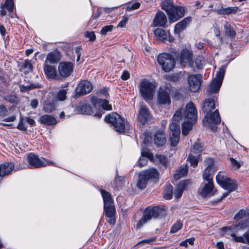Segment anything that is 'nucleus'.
Returning a JSON list of instances; mask_svg holds the SVG:
<instances>
[{"instance_id":"obj_20","label":"nucleus","mask_w":249,"mask_h":249,"mask_svg":"<svg viewBox=\"0 0 249 249\" xmlns=\"http://www.w3.org/2000/svg\"><path fill=\"white\" fill-rule=\"evenodd\" d=\"M73 64L71 62H62L59 65L58 70L60 75L63 77H68L71 73Z\"/></svg>"},{"instance_id":"obj_29","label":"nucleus","mask_w":249,"mask_h":249,"mask_svg":"<svg viewBox=\"0 0 249 249\" xmlns=\"http://www.w3.org/2000/svg\"><path fill=\"white\" fill-rule=\"evenodd\" d=\"M213 182L208 181L202 188L200 195L202 197L211 196L214 195Z\"/></svg>"},{"instance_id":"obj_3","label":"nucleus","mask_w":249,"mask_h":249,"mask_svg":"<svg viewBox=\"0 0 249 249\" xmlns=\"http://www.w3.org/2000/svg\"><path fill=\"white\" fill-rule=\"evenodd\" d=\"M165 206H155L147 208L143 213V215L136 225V229H140L152 218H156L160 215L162 214L165 211Z\"/></svg>"},{"instance_id":"obj_30","label":"nucleus","mask_w":249,"mask_h":249,"mask_svg":"<svg viewBox=\"0 0 249 249\" xmlns=\"http://www.w3.org/2000/svg\"><path fill=\"white\" fill-rule=\"evenodd\" d=\"M190 183L189 180L185 179L180 182L177 186L175 192V197L177 199L179 198L185 188Z\"/></svg>"},{"instance_id":"obj_63","label":"nucleus","mask_w":249,"mask_h":249,"mask_svg":"<svg viewBox=\"0 0 249 249\" xmlns=\"http://www.w3.org/2000/svg\"><path fill=\"white\" fill-rule=\"evenodd\" d=\"M17 128L21 131H25L27 130V127L25 126L23 123V121L20 120L19 123L17 126Z\"/></svg>"},{"instance_id":"obj_59","label":"nucleus","mask_w":249,"mask_h":249,"mask_svg":"<svg viewBox=\"0 0 249 249\" xmlns=\"http://www.w3.org/2000/svg\"><path fill=\"white\" fill-rule=\"evenodd\" d=\"M8 110L3 105L0 106V116H5L7 114Z\"/></svg>"},{"instance_id":"obj_36","label":"nucleus","mask_w":249,"mask_h":249,"mask_svg":"<svg viewBox=\"0 0 249 249\" xmlns=\"http://www.w3.org/2000/svg\"><path fill=\"white\" fill-rule=\"evenodd\" d=\"M100 192L103 198L104 206L113 205V201L111 195L108 192L102 189L101 190Z\"/></svg>"},{"instance_id":"obj_46","label":"nucleus","mask_w":249,"mask_h":249,"mask_svg":"<svg viewBox=\"0 0 249 249\" xmlns=\"http://www.w3.org/2000/svg\"><path fill=\"white\" fill-rule=\"evenodd\" d=\"M224 29L227 35L231 37L235 36L236 33L231 25L228 23L224 25Z\"/></svg>"},{"instance_id":"obj_25","label":"nucleus","mask_w":249,"mask_h":249,"mask_svg":"<svg viewBox=\"0 0 249 249\" xmlns=\"http://www.w3.org/2000/svg\"><path fill=\"white\" fill-rule=\"evenodd\" d=\"M61 59V54L60 52L55 50L49 53L46 58L45 62H49L51 64H57Z\"/></svg>"},{"instance_id":"obj_10","label":"nucleus","mask_w":249,"mask_h":249,"mask_svg":"<svg viewBox=\"0 0 249 249\" xmlns=\"http://www.w3.org/2000/svg\"><path fill=\"white\" fill-rule=\"evenodd\" d=\"M105 121L111 124L116 131L121 133L124 131L125 122L123 118L117 113H112L107 116Z\"/></svg>"},{"instance_id":"obj_21","label":"nucleus","mask_w":249,"mask_h":249,"mask_svg":"<svg viewBox=\"0 0 249 249\" xmlns=\"http://www.w3.org/2000/svg\"><path fill=\"white\" fill-rule=\"evenodd\" d=\"M104 210L106 220L109 224L114 225L115 223V209L114 205L104 206Z\"/></svg>"},{"instance_id":"obj_51","label":"nucleus","mask_w":249,"mask_h":249,"mask_svg":"<svg viewBox=\"0 0 249 249\" xmlns=\"http://www.w3.org/2000/svg\"><path fill=\"white\" fill-rule=\"evenodd\" d=\"M140 6V3L139 2H132L129 3L126 7V10L128 11H131L135 9H137Z\"/></svg>"},{"instance_id":"obj_27","label":"nucleus","mask_w":249,"mask_h":249,"mask_svg":"<svg viewBox=\"0 0 249 249\" xmlns=\"http://www.w3.org/2000/svg\"><path fill=\"white\" fill-rule=\"evenodd\" d=\"M192 52L185 49L182 50L180 56V61L182 64H190L192 61Z\"/></svg>"},{"instance_id":"obj_12","label":"nucleus","mask_w":249,"mask_h":249,"mask_svg":"<svg viewBox=\"0 0 249 249\" xmlns=\"http://www.w3.org/2000/svg\"><path fill=\"white\" fill-rule=\"evenodd\" d=\"M91 102L95 108L98 111L94 113V116L100 118L104 113V110H110L112 109L111 105L108 104V101L106 99H102L93 97L91 98Z\"/></svg>"},{"instance_id":"obj_15","label":"nucleus","mask_w":249,"mask_h":249,"mask_svg":"<svg viewBox=\"0 0 249 249\" xmlns=\"http://www.w3.org/2000/svg\"><path fill=\"white\" fill-rule=\"evenodd\" d=\"M185 9L182 6H175L168 14L170 22H174L184 16Z\"/></svg>"},{"instance_id":"obj_9","label":"nucleus","mask_w":249,"mask_h":249,"mask_svg":"<svg viewBox=\"0 0 249 249\" xmlns=\"http://www.w3.org/2000/svg\"><path fill=\"white\" fill-rule=\"evenodd\" d=\"M226 67H221L216 74V77L214 78L207 88V93L211 95L213 93H216L219 90L225 72Z\"/></svg>"},{"instance_id":"obj_5","label":"nucleus","mask_w":249,"mask_h":249,"mask_svg":"<svg viewBox=\"0 0 249 249\" xmlns=\"http://www.w3.org/2000/svg\"><path fill=\"white\" fill-rule=\"evenodd\" d=\"M175 89L170 84L160 87L157 93V104L159 105H170V95L173 93Z\"/></svg>"},{"instance_id":"obj_54","label":"nucleus","mask_w":249,"mask_h":249,"mask_svg":"<svg viewBox=\"0 0 249 249\" xmlns=\"http://www.w3.org/2000/svg\"><path fill=\"white\" fill-rule=\"evenodd\" d=\"M113 26L109 25L103 27L101 31V34L102 35H106L108 32L112 31Z\"/></svg>"},{"instance_id":"obj_35","label":"nucleus","mask_w":249,"mask_h":249,"mask_svg":"<svg viewBox=\"0 0 249 249\" xmlns=\"http://www.w3.org/2000/svg\"><path fill=\"white\" fill-rule=\"evenodd\" d=\"M245 219L244 221L249 219V210L241 209L234 216V219L238 221L240 219Z\"/></svg>"},{"instance_id":"obj_38","label":"nucleus","mask_w":249,"mask_h":249,"mask_svg":"<svg viewBox=\"0 0 249 249\" xmlns=\"http://www.w3.org/2000/svg\"><path fill=\"white\" fill-rule=\"evenodd\" d=\"M188 166L187 165H183L180 166L178 169L176 173L174 175V178L176 179H178L179 178L184 176L188 173Z\"/></svg>"},{"instance_id":"obj_24","label":"nucleus","mask_w":249,"mask_h":249,"mask_svg":"<svg viewBox=\"0 0 249 249\" xmlns=\"http://www.w3.org/2000/svg\"><path fill=\"white\" fill-rule=\"evenodd\" d=\"M15 165L12 162H6L0 165V177H3L11 174Z\"/></svg>"},{"instance_id":"obj_28","label":"nucleus","mask_w":249,"mask_h":249,"mask_svg":"<svg viewBox=\"0 0 249 249\" xmlns=\"http://www.w3.org/2000/svg\"><path fill=\"white\" fill-rule=\"evenodd\" d=\"M239 11L240 9L238 6H231L226 8L221 7L215 10L216 12L220 15L235 14Z\"/></svg>"},{"instance_id":"obj_61","label":"nucleus","mask_w":249,"mask_h":249,"mask_svg":"<svg viewBox=\"0 0 249 249\" xmlns=\"http://www.w3.org/2000/svg\"><path fill=\"white\" fill-rule=\"evenodd\" d=\"M147 160L145 158H140L138 162V165L140 167H142L147 164Z\"/></svg>"},{"instance_id":"obj_8","label":"nucleus","mask_w":249,"mask_h":249,"mask_svg":"<svg viewBox=\"0 0 249 249\" xmlns=\"http://www.w3.org/2000/svg\"><path fill=\"white\" fill-rule=\"evenodd\" d=\"M156 88L155 83L146 79H142L140 84V91L142 98L148 101L152 99Z\"/></svg>"},{"instance_id":"obj_14","label":"nucleus","mask_w":249,"mask_h":249,"mask_svg":"<svg viewBox=\"0 0 249 249\" xmlns=\"http://www.w3.org/2000/svg\"><path fill=\"white\" fill-rule=\"evenodd\" d=\"M183 110L182 108L178 110L174 114L172 119V122L169 125V128L170 130V133H176L177 131H179V133H180V126L179 125L177 124L181 119L182 117Z\"/></svg>"},{"instance_id":"obj_33","label":"nucleus","mask_w":249,"mask_h":249,"mask_svg":"<svg viewBox=\"0 0 249 249\" xmlns=\"http://www.w3.org/2000/svg\"><path fill=\"white\" fill-rule=\"evenodd\" d=\"M77 109L79 113L83 114L91 115L94 113L90 106L82 103H80L77 107Z\"/></svg>"},{"instance_id":"obj_47","label":"nucleus","mask_w":249,"mask_h":249,"mask_svg":"<svg viewBox=\"0 0 249 249\" xmlns=\"http://www.w3.org/2000/svg\"><path fill=\"white\" fill-rule=\"evenodd\" d=\"M182 223L180 221H177L171 227L170 232L174 233L177 232L182 227Z\"/></svg>"},{"instance_id":"obj_42","label":"nucleus","mask_w":249,"mask_h":249,"mask_svg":"<svg viewBox=\"0 0 249 249\" xmlns=\"http://www.w3.org/2000/svg\"><path fill=\"white\" fill-rule=\"evenodd\" d=\"M200 156V154H196V156L193 155L192 153L189 155L187 160L189 161L192 166L196 167L198 164V159Z\"/></svg>"},{"instance_id":"obj_18","label":"nucleus","mask_w":249,"mask_h":249,"mask_svg":"<svg viewBox=\"0 0 249 249\" xmlns=\"http://www.w3.org/2000/svg\"><path fill=\"white\" fill-rule=\"evenodd\" d=\"M152 116L148 107L145 105H141L140 107L138 112V119L142 124H144L148 121L151 119Z\"/></svg>"},{"instance_id":"obj_45","label":"nucleus","mask_w":249,"mask_h":249,"mask_svg":"<svg viewBox=\"0 0 249 249\" xmlns=\"http://www.w3.org/2000/svg\"><path fill=\"white\" fill-rule=\"evenodd\" d=\"M203 145L202 143L196 142L193 145L191 152L197 155L200 154V152L203 150Z\"/></svg>"},{"instance_id":"obj_4","label":"nucleus","mask_w":249,"mask_h":249,"mask_svg":"<svg viewBox=\"0 0 249 249\" xmlns=\"http://www.w3.org/2000/svg\"><path fill=\"white\" fill-rule=\"evenodd\" d=\"M216 180L223 188L228 191L223 194L220 200L225 198L228 195L237 188L236 182L228 177L225 173L220 172L216 177Z\"/></svg>"},{"instance_id":"obj_56","label":"nucleus","mask_w":249,"mask_h":249,"mask_svg":"<svg viewBox=\"0 0 249 249\" xmlns=\"http://www.w3.org/2000/svg\"><path fill=\"white\" fill-rule=\"evenodd\" d=\"M230 160L232 168L237 169L240 167V164L233 158H230Z\"/></svg>"},{"instance_id":"obj_26","label":"nucleus","mask_w":249,"mask_h":249,"mask_svg":"<svg viewBox=\"0 0 249 249\" xmlns=\"http://www.w3.org/2000/svg\"><path fill=\"white\" fill-rule=\"evenodd\" d=\"M9 13H12L14 8V3L13 0H5L4 3L1 4L0 6V13L2 16H5L7 14L5 9Z\"/></svg>"},{"instance_id":"obj_2","label":"nucleus","mask_w":249,"mask_h":249,"mask_svg":"<svg viewBox=\"0 0 249 249\" xmlns=\"http://www.w3.org/2000/svg\"><path fill=\"white\" fill-rule=\"evenodd\" d=\"M185 121L182 124V134L186 136L192 129V125L197 120V111L193 103L190 102L186 105L183 110Z\"/></svg>"},{"instance_id":"obj_22","label":"nucleus","mask_w":249,"mask_h":249,"mask_svg":"<svg viewBox=\"0 0 249 249\" xmlns=\"http://www.w3.org/2000/svg\"><path fill=\"white\" fill-rule=\"evenodd\" d=\"M192 20V17H187L181 21L177 23L174 27V33L176 34L179 35L182 31L186 29L187 27L190 24Z\"/></svg>"},{"instance_id":"obj_23","label":"nucleus","mask_w":249,"mask_h":249,"mask_svg":"<svg viewBox=\"0 0 249 249\" xmlns=\"http://www.w3.org/2000/svg\"><path fill=\"white\" fill-rule=\"evenodd\" d=\"M43 69L47 78L54 79L56 78V70L54 65H50L46 62H44Z\"/></svg>"},{"instance_id":"obj_49","label":"nucleus","mask_w":249,"mask_h":249,"mask_svg":"<svg viewBox=\"0 0 249 249\" xmlns=\"http://www.w3.org/2000/svg\"><path fill=\"white\" fill-rule=\"evenodd\" d=\"M156 159L164 167H166L167 163V158L166 156L161 155H156Z\"/></svg>"},{"instance_id":"obj_62","label":"nucleus","mask_w":249,"mask_h":249,"mask_svg":"<svg viewBox=\"0 0 249 249\" xmlns=\"http://www.w3.org/2000/svg\"><path fill=\"white\" fill-rule=\"evenodd\" d=\"M75 51L77 54V61L78 62L80 60L82 48L81 47L78 46L75 48Z\"/></svg>"},{"instance_id":"obj_32","label":"nucleus","mask_w":249,"mask_h":249,"mask_svg":"<svg viewBox=\"0 0 249 249\" xmlns=\"http://www.w3.org/2000/svg\"><path fill=\"white\" fill-rule=\"evenodd\" d=\"M40 123L46 125H53L57 123L55 117L52 115H44L39 118Z\"/></svg>"},{"instance_id":"obj_40","label":"nucleus","mask_w":249,"mask_h":249,"mask_svg":"<svg viewBox=\"0 0 249 249\" xmlns=\"http://www.w3.org/2000/svg\"><path fill=\"white\" fill-rule=\"evenodd\" d=\"M163 197L167 200L172 198L173 196V187L171 184H167L163 193Z\"/></svg>"},{"instance_id":"obj_6","label":"nucleus","mask_w":249,"mask_h":249,"mask_svg":"<svg viewBox=\"0 0 249 249\" xmlns=\"http://www.w3.org/2000/svg\"><path fill=\"white\" fill-rule=\"evenodd\" d=\"M159 172L154 168H150L141 172L139 175L137 186L140 189H143L146 186L149 180H157L159 178Z\"/></svg>"},{"instance_id":"obj_31","label":"nucleus","mask_w":249,"mask_h":249,"mask_svg":"<svg viewBox=\"0 0 249 249\" xmlns=\"http://www.w3.org/2000/svg\"><path fill=\"white\" fill-rule=\"evenodd\" d=\"M154 34L157 40L164 42L168 37L169 32H166L164 30L158 28L154 31Z\"/></svg>"},{"instance_id":"obj_55","label":"nucleus","mask_w":249,"mask_h":249,"mask_svg":"<svg viewBox=\"0 0 249 249\" xmlns=\"http://www.w3.org/2000/svg\"><path fill=\"white\" fill-rule=\"evenodd\" d=\"M203 58L199 57L195 59V63L196 67L197 69H202L203 67V63H202Z\"/></svg>"},{"instance_id":"obj_50","label":"nucleus","mask_w":249,"mask_h":249,"mask_svg":"<svg viewBox=\"0 0 249 249\" xmlns=\"http://www.w3.org/2000/svg\"><path fill=\"white\" fill-rule=\"evenodd\" d=\"M230 235L232 237L233 240L234 241L245 244V241H246V239L245 238L244 236H237L236 235L235 233L234 232H231L230 233Z\"/></svg>"},{"instance_id":"obj_13","label":"nucleus","mask_w":249,"mask_h":249,"mask_svg":"<svg viewBox=\"0 0 249 249\" xmlns=\"http://www.w3.org/2000/svg\"><path fill=\"white\" fill-rule=\"evenodd\" d=\"M202 79L201 74L191 75L188 77L189 88L193 92H197L200 89Z\"/></svg>"},{"instance_id":"obj_17","label":"nucleus","mask_w":249,"mask_h":249,"mask_svg":"<svg viewBox=\"0 0 249 249\" xmlns=\"http://www.w3.org/2000/svg\"><path fill=\"white\" fill-rule=\"evenodd\" d=\"M93 89L91 83L87 80L81 81L76 89V94L84 95L89 93Z\"/></svg>"},{"instance_id":"obj_43","label":"nucleus","mask_w":249,"mask_h":249,"mask_svg":"<svg viewBox=\"0 0 249 249\" xmlns=\"http://www.w3.org/2000/svg\"><path fill=\"white\" fill-rule=\"evenodd\" d=\"M212 169L205 168L203 174V178L208 181L213 182V177L211 174Z\"/></svg>"},{"instance_id":"obj_19","label":"nucleus","mask_w":249,"mask_h":249,"mask_svg":"<svg viewBox=\"0 0 249 249\" xmlns=\"http://www.w3.org/2000/svg\"><path fill=\"white\" fill-rule=\"evenodd\" d=\"M167 18L164 13L161 11H159L155 15L151 26L165 28L167 26Z\"/></svg>"},{"instance_id":"obj_44","label":"nucleus","mask_w":249,"mask_h":249,"mask_svg":"<svg viewBox=\"0 0 249 249\" xmlns=\"http://www.w3.org/2000/svg\"><path fill=\"white\" fill-rule=\"evenodd\" d=\"M43 108L46 112H52L55 110V105L53 102L46 101L44 104Z\"/></svg>"},{"instance_id":"obj_34","label":"nucleus","mask_w":249,"mask_h":249,"mask_svg":"<svg viewBox=\"0 0 249 249\" xmlns=\"http://www.w3.org/2000/svg\"><path fill=\"white\" fill-rule=\"evenodd\" d=\"M154 141L157 146L163 145L166 142L164 134L161 132H157L154 135Z\"/></svg>"},{"instance_id":"obj_64","label":"nucleus","mask_w":249,"mask_h":249,"mask_svg":"<svg viewBox=\"0 0 249 249\" xmlns=\"http://www.w3.org/2000/svg\"><path fill=\"white\" fill-rule=\"evenodd\" d=\"M129 73L127 71H124L121 76V78L124 80H126L129 78Z\"/></svg>"},{"instance_id":"obj_48","label":"nucleus","mask_w":249,"mask_h":249,"mask_svg":"<svg viewBox=\"0 0 249 249\" xmlns=\"http://www.w3.org/2000/svg\"><path fill=\"white\" fill-rule=\"evenodd\" d=\"M141 155L142 157H146L151 160H154V155L149 149H143L141 152Z\"/></svg>"},{"instance_id":"obj_37","label":"nucleus","mask_w":249,"mask_h":249,"mask_svg":"<svg viewBox=\"0 0 249 249\" xmlns=\"http://www.w3.org/2000/svg\"><path fill=\"white\" fill-rule=\"evenodd\" d=\"M41 87V85L38 83H31L27 86L23 85L19 86L20 90L22 92H25L34 89H40Z\"/></svg>"},{"instance_id":"obj_16","label":"nucleus","mask_w":249,"mask_h":249,"mask_svg":"<svg viewBox=\"0 0 249 249\" xmlns=\"http://www.w3.org/2000/svg\"><path fill=\"white\" fill-rule=\"evenodd\" d=\"M249 225L245 221L239 223L238 224L232 225L229 227H225L221 229V231L223 235L226 234H230V232L233 231L238 232L240 231L244 230L248 228Z\"/></svg>"},{"instance_id":"obj_53","label":"nucleus","mask_w":249,"mask_h":249,"mask_svg":"<svg viewBox=\"0 0 249 249\" xmlns=\"http://www.w3.org/2000/svg\"><path fill=\"white\" fill-rule=\"evenodd\" d=\"M214 160L213 159L209 158L206 159L204 161L205 166L206 168L212 169L213 167Z\"/></svg>"},{"instance_id":"obj_41","label":"nucleus","mask_w":249,"mask_h":249,"mask_svg":"<svg viewBox=\"0 0 249 249\" xmlns=\"http://www.w3.org/2000/svg\"><path fill=\"white\" fill-rule=\"evenodd\" d=\"M180 133L177 131L176 133H170V141L172 146H176L179 141Z\"/></svg>"},{"instance_id":"obj_57","label":"nucleus","mask_w":249,"mask_h":249,"mask_svg":"<svg viewBox=\"0 0 249 249\" xmlns=\"http://www.w3.org/2000/svg\"><path fill=\"white\" fill-rule=\"evenodd\" d=\"M5 99L11 103H14L17 102V98L16 96L12 95H8L5 97Z\"/></svg>"},{"instance_id":"obj_39","label":"nucleus","mask_w":249,"mask_h":249,"mask_svg":"<svg viewBox=\"0 0 249 249\" xmlns=\"http://www.w3.org/2000/svg\"><path fill=\"white\" fill-rule=\"evenodd\" d=\"M161 8L166 11L167 15L174 7V5L171 0H165L161 4Z\"/></svg>"},{"instance_id":"obj_52","label":"nucleus","mask_w":249,"mask_h":249,"mask_svg":"<svg viewBox=\"0 0 249 249\" xmlns=\"http://www.w3.org/2000/svg\"><path fill=\"white\" fill-rule=\"evenodd\" d=\"M67 91L65 89L59 90L57 94V98L60 101H64L66 98Z\"/></svg>"},{"instance_id":"obj_1","label":"nucleus","mask_w":249,"mask_h":249,"mask_svg":"<svg viewBox=\"0 0 249 249\" xmlns=\"http://www.w3.org/2000/svg\"><path fill=\"white\" fill-rule=\"evenodd\" d=\"M214 108V101L210 99H206L202 107L203 112L205 113L203 122L204 124H207V125L213 131H216V125L221 123V119L218 110L212 112Z\"/></svg>"},{"instance_id":"obj_11","label":"nucleus","mask_w":249,"mask_h":249,"mask_svg":"<svg viewBox=\"0 0 249 249\" xmlns=\"http://www.w3.org/2000/svg\"><path fill=\"white\" fill-rule=\"evenodd\" d=\"M27 160L30 168H39L46 166L54 165L53 162L43 158H39L38 155L32 153L28 155Z\"/></svg>"},{"instance_id":"obj_7","label":"nucleus","mask_w":249,"mask_h":249,"mask_svg":"<svg viewBox=\"0 0 249 249\" xmlns=\"http://www.w3.org/2000/svg\"><path fill=\"white\" fill-rule=\"evenodd\" d=\"M157 61L162 70L166 72L171 71L175 66L174 57L169 53H160L157 56Z\"/></svg>"},{"instance_id":"obj_58","label":"nucleus","mask_w":249,"mask_h":249,"mask_svg":"<svg viewBox=\"0 0 249 249\" xmlns=\"http://www.w3.org/2000/svg\"><path fill=\"white\" fill-rule=\"evenodd\" d=\"M196 48L200 50L201 53H205V49L204 48V43L202 42H198L196 43Z\"/></svg>"},{"instance_id":"obj_60","label":"nucleus","mask_w":249,"mask_h":249,"mask_svg":"<svg viewBox=\"0 0 249 249\" xmlns=\"http://www.w3.org/2000/svg\"><path fill=\"white\" fill-rule=\"evenodd\" d=\"M86 36L87 38H89V40L91 41H93L95 39V35L93 32H88L86 34Z\"/></svg>"}]
</instances>
